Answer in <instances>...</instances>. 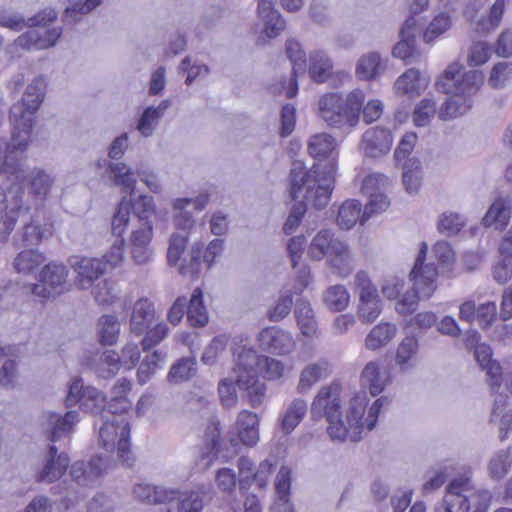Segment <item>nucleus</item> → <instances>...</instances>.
I'll return each instance as SVG.
<instances>
[{
	"mask_svg": "<svg viewBox=\"0 0 512 512\" xmlns=\"http://www.w3.org/2000/svg\"><path fill=\"white\" fill-rule=\"evenodd\" d=\"M259 419L256 413L243 410L236 420L237 434L246 446H254L259 441Z\"/></svg>",
	"mask_w": 512,
	"mask_h": 512,
	"instance_id": "nucleus-40",
	"label": "nucleus"
},
{
	"mask_svg": "<svg viewBox=\"0 0 512 512\" xmlns=\"http://www.w3.org/2000/svg\"><path fill=\"white\" fill-rule=\"evenodd\" d=\"M46 81L43 76L35 77L28 84L21 101L10 108V120L13 130L18 132L22 141H29L34 126V114L45 96Z\"/></svg>",
	"mask_w": 512,
	"mask_h": 512,
	"instance_id": "nucleus-10",
	"label": "nucleus"
},
{
	"mask_svg": "<svg viewBox=\"0 0 512 512\" xmlns=\"http://www.w3.org/2000/svg\"><path fill=\"white\" fill-rule=\"evenodd\" d=\"M506 396L498 395L494 399L490 422L497 423L500 430V440L507 438L508 431L512 427V412L506 408Z\"/></svg>",
	"mask_w": 512,
	"mask_h": 512,
	"instance_id": "nucleus-51",
	"label": "nucleus"
},
{
	"mask_svg": "<svg viewBox=\"0 0 512 512\" xmlns=\"http://www.w3.org/2000/svg\"><path fill=\"white\" fill-rule=\"evenodd\" d=\"M57 14L54 11L41 12L26 21L20 14L5 8H0V25L14 31H20L27 26H38L47 21H54Z\"/></svg>",
	"mask_w": 512,
	"mask_h": 512,
	"instance_id": "nucleus-36",
	"label": "nucleus"
},
{
	"mask_svg": "<svg viewBox=\"0 0 512 512\" xmlns=\"http://www.w3.org/2000/svg\"><path fill=\"white\" fill-rule=\"evenodd\" d=\"M127 148L128 136L124 133L117 137L110 145L108 151L109 160L100 159L96 163L98 168L106 167L105 177L112 181L115 186H121L124 189L128 187V165L121 159Z\"/></svg>",
	"mask_w": 512,
	"mask_h": 512,
	"instance_id": "nucleus-12",
	"label": "nucleus"
},
{
	"mask_svg": "<svg viewBox=\"0 0 512 512\" xmlns=\"http://www.w3.org/2000/svg\"><path fill=\"white\" fill-rule=\"evenodd\" d=\"M489 498V493L476 489L469 477H458L449 483L434 512H486Z\"/></svg>",
	"mask_w": 512,
	"mask_h": 512,
	"instance_id": "nucleus-7",
	"label": "nucleus"
},
{
	"mask_svg": "<svg viewBox=\"0 0 512 512\" xmlns=\"http://www.w3.org/2000/svg\"><path fill=\"white\" fill-rule=\"evenodd\" d=\"M208 494V490L204 487L197 490L180 492L176 490L175 508L177 512H202L204 507V496ZM168 512H171L169 509Z\"/></svg>",
	"mask_w": 512,
	"mask_h": 512,
	"instance_id": "nucleus-46",
	"label": "nucleus"
},
{
	"mask_svg": "<svg viewBox=\"0 0 512 512\" xmlns=\"http://www.w3.org/2000/svg\"><path fill=\"white\" fill-rule=\"evenodd\" d=\"M360 383L372 396L379 395L389 383V373L380 360L366 363L360 374Z\"/></svg>",
	"mask_w": 512,
	"mask_h": 512,
	"instance_id": "nucleus-29",
	"label": "nucleus"
},
{
	"mask_svg": "<svg viewBox=\"0 0 512 512\" xmlns=\"http://www.w3.org/2000/svg\"><path fill=\"white\" fill-rule=\"evenodd\" d=\"M371 210L362 209V204L355 199L344 201L337 213L336 223L340 229L350 230L357 222L363 223L373 214Z\"/></svg>",
	"mask_w": 512,
	"mask_h": 512,
	"instance_id": "nucleus-34",
	"label": "nucleus"
},
{
	"mask_svg": "<svg viewBox=\"0 0 512 512\" xmlns=\"http://www.w3.org/2000/svg\"><path fill=\"white\" fill-rule=\"evenodd\" d=\"M365 99L362 90L354 89L346 96L339 93H326L317 103L318 116L332 128H354L360 117Z\"/></svg>",
	"mask_w": 512,
	"mask_h": 512,
	"instance_id": "nucleus-6",
	"label": "nucleus"
},
{
	"mask_svg": "<svg viewBox=\"0 0 512 512\" xmlns=\"http://www.w3.org/2000/svg\"><path fill=\"white\" fill-rule=\"evenodd\" d=\"M133 494L139 501L148 504H160L172 502L175 498L176 490L141 483L134 485Z\"/></svg>",
	"mask_w": 512,
	"mask_h": 512,
	"instance_id": "nucleus-43",
	"label": "nucleus"
},
{
	"mask_svg": "<svg viewBox=\"0 0 512 512\" xmlns=\"http://www.w3.org/2000/svg\"><path fill=\"white\" fill-rule=\"evenodd\" d=\"M70 265L76 272V284L80 289L87 290L95 285L100 276L106 271V264L97 258H73Z\"/></svg>",
	"mask_w": 512,
	"mask_h": 512,
	"instance_id": "nucleus-23",
	"label": "nucleus"
},
{
	"mask_svg": "<svg viewBox=\"0 0 512 512\" xmlns=\"http://www.w3.org/2000/svg\"><path fill=\"white\" fill-rule=\"evenodd\" d=\"M388 186V178L381 173H371L363 179L362 191L369 198L367 210L377 213L388 208L389 200L385 195Z\"/></svg>",
	"mask_w": 512,
	"mask_h": 512,
	"instance_id": "nucleus-18",
	"label": "nucleus"
},
{
	"mask_svg": "<svg viewBox=\"0 0 512 512\" xmlns=\"http://www.w3.org/2000/svg\"><path fill=\"white\" fill-rule=\"evenodd\" d=\"M512 465V452L510 448L495 452L490 458L487 469L489 476L499 480L506 476Z\"/></svg>",
	"mask_w": 512,
	"mask_h": 512,
	"instance_id": "nucleus-54",
	"label": "nucleus"
},
{
	"mask_svg": "<svg viewBox=\"0 0 512 512\" xmlns=\"http://www.w3.org/2000/svg\"><path fill=\"white\" fill-rule=\"evenodd\" d=\"M128 384L126 379L118 381L111 390L108 403L107 418L99 428L102 447L123 464L127 461L128 453Z\"/></svg>",
	"mask_w": 512,
	"mask_h": 512,
	"instance_id": "nucleus-3",
	"label": "nucleus"
},
{
	"mask_svg": "<svg viewBox=\"0 0 512 512\" xmlns=\"http://www.w3.org/2000/svg\"><path fill=\"white\" fill-rule=\"evenodd\" d=\"M286 53L292 63L293 77L288 81H284L282 83V88L285 90L287 98H293L298 92L296 77L298 75H303L306 71V58L300 44L294 40L287 41Z\"/></svg>",
	"mask_w": 512,
	"mask_h": 512,
	"instance_id": "nucleus-30",
	"label": "nucleus"
},
{
	"mask_svg": "<svg viewBox=\"0 0 512 512\" xmlns=\"http://www.w3.org/2000/svg\"><path fill=\"white\" fill-rule=\"evenodd\" d=\"M326 264L339 277L345 278L353 271L355 263L349 245L345 241L337 244L335 249L326 258Z\"/></svg>",
	"mask_w": 512,
	"mask_h": 512,
	"instance_id": "nucleus-38",
	"label": "nucleus"
},
{
	"mask_svg": "<svg viewBox=\"0 0 512 512\" xmlns=\"http://www.w3.org/2000/svg\"><path fill=\"white\" fill-rule=\"evenodd\" d=\"M50 22L29 26L32 29L20 35L15 44L25 50H43L55 46L62 34V29L60 27L46 29L45 25Z\"/></svg>",
	"mask_w": 512,
	"mask_h": 512,
	"instance_id": "nucleus-17",
	"label": "nucleus"
},
{
	"mask_svg": "<svg viewBox=\"0 0 512 512\" xmlns=\"http://www.w3.org/2000/svg\"><path fill=\"white\" fill-rule=\"evenodd\" d=\"M340 385L331 383L322 386L313 399L311 414L314 417H325L326 420L333 419L340 410Z\"/></svg>",
	"mask_w": 512,
	"mask_h": 512,
	"instance_id": "nucleus-19",
	"label": "nucleus"
},
{
	"mask_svg": "<svg viewBox=\"0 0 512 512\" xmlns=\"http://www.w3.org/2000/svg\"><path fill=\"white\" fill-rule=\"evenodd\" d=\"M333 172V165L328 170L321 165L306 170L300 162L293 164L290 171V195L292 199L302 198V201L292 207L283 225V232L286 235L292 234L299 226L309 205L322 209L328 204L333 185Z\"/></svg>",
	"mask_w": 512,
	"mask_h": 512,
	"instance_id": "nucleus-1",
	"label": "nucleus"
},
{
	"mask_svg": "<svg viewBox=\"0 0 512 512\" xmlns=\"http://www.w3.org/2000/svg\"><path fill=\"white\" fill-rule=\"evenodd\" d=\"M170 101L163 100L157 107L146 108L138 120L136 129L144 137L153 135L160 119L169 108Z\"/></svg>",
	"mask_w": 512,
	"mask_h": 512,
	"instance_id": "nucleus-45",
	"label": "nucleus"
},
{
	"mask_svg": "<svg viewBox=\"0 0 512 512\" xmlns=\"http://www.w3.org/2000/svg\"><path fill=\"white\" fill-rule=\"evenodd\" d=\"M484 82L481 71H466L457 61L450 63L436 81L438 91L451 95L439 109L442 120L465 114L472 107V97Z\"/></svg>",
	"mask_w": 512,
	"mask_h": 512,
	"instance_id": "nucleus-2",
	"label": "nucleus"
},
{
	"mask_svg": "<svg viewBox=\"0 0 512 512\" xmlns=\"http://www.w3.org/2000/svg\"><path fill=\"white\" fill-rule=\"evenodd\" d=\"M54 226L49 219L40 217V212L31 216L30 221L22 228V242L24 246H37L53 235Z\"/></svg>",
	"mask_w": 512,
	"mask_h": 512,
	"instance_id": "nucleus-31",
	"label": "nucleus"
},
{
	"mask_svg": "<svg viewBox=\"0 0 512 512\" xmlns=\"http://www.w3.org/2000/svg\"><path fill=\"white\" fill-rule=\"evenodd\" d=\"M128 224V202L126 197H123L117 211L115 212L112 223L111 232L115 238L110 251L104 256L106 265L109 264L111 267L119 265L124 258L125 251V238L124 232Z\"/></svg>",
	"mask_w": 512,
	"mask_h": 512,
	"instance_id": "nucleus-14",
	"label": "nucleus"
},
{
	"mask_svg": "<svg viewBox=\"0 0 512 512\" xmlns=\"http://www.w3.org/2000/svg\"><path fill=\"white\" fill-rule=\"evenodd\" d=\"M382 311L381 300L378 293L359 298L358 316L363 323H372Z\"/></svg>",
	"mask_w": 512,
	"mask_h": 512,
	"instance_id": "nucleus-57",
	"label": "nucleus"
},
{
	"mask_svg": "<svg viewBox=\"0 0 512 512\" xmlns=\"http://www.w3.org/2000/svg\"><path fill=\"white\" fill-rule=\"evenodd\" d=\"M388 59L383 58L378 52H368L360 56L356 63V76L365 81L379 78L387 69Z\"/></svg>",
	"mask_w": 512,
	"mask_h": 512,
	"instance_id": "nucleus-35",
	"label": "nucleus"
},
{
	"mask_svg": "<svg viewBox=\"0 0 512 512\" xmlns=\"http://www.w3.org/2000/svg\"><path fill=\"white\" fill-rule=\"evenodd\" d=\"M298 327L306 337L316 336L317 321L310 303L305 299H298L294 310Z\"/></svg>",
	"mask_w": 512,
	"mask_h": 512,
	"instance_id": "nucleus-48",
	"label": "nucleus"
},
{
	"mask_svg": "<svg viewBox=\"0 0 512 512\" xmlns=\"http://www.w3.org/2000/svg\"><path fill=\"white\" fill-rule=\"evenodd\" d=\"M105 397L94 387L87 386L82 394L79 406L82 410L98 414L104 410Z\"/></svg>",
	"mask_w": 512,
	"mask_h": 512,
	"instance_id": "nucleus-62",
	"label": "nucleus"
},
{
	"mask_svg": "<svg viewBox=\"0 0 512 512\" xmlns=\"http://www.w3.org/2000/svg\"><path fill=\"white\" fill-rule=\"evenodd\" d=\"M46 260L45 255L36 249L21 251L14 259L13 266L18 273L28 275Z\"/></svg>",
	"mask_w": 512,
	"mask_h": 512,
	"instance_id": "nucleus-53",
	"label": "nucleus"
},
{
	"mask_svg": "<svg viewBox=\"0 0 512 512\" xmlns=\"http://www.w3.org/2000/svg\"><path fill=\"white\" fill-rule=\"evenodd\" d=\"M369 399L365 391L355 392L348 403L345 419L341 412L333 419H328L327 432L332 440L357 442L362 438L364 430H371L377 420V415L386 398L377 399L368 411L367 418H363Z\"/></svg>",
	"mask_w": 512,
	"mask_h": 512,
	"instance_id": "nucleus-4",
	"label": "nucleus"
},
{
	"mask_svg": "<svg viewBox=\"0 0 512 512\" xmlns=\"http://www.w3.org/2000/svg\"><path fill=\"white\" fill-rule=\"evenodd\" d=\"M309 74L318 83L325 82L332 73V62L322 51H314L309 57Z\"/></svg>",
	"mask_w": 512,
	"mask_h": 512,
	"instance_id": "nucleus-52",
	"label": "nucleus"
},
{
	"mask_svg": "<svg viewBox=\"0 0 512 512\" xmlns=\"http://www.w3.org/2000/svg\"><path fill=\"white\" fill-rule=\"evenodd\" d=\"M69 271L62 263L50 262L40 271L39 282L31 285V293L47 299L64 291Z\"/></svg>",
	"mask_w": 512,
	"mask_h": 512,
	"instance_id": "nucleus-13",
	"label": "nucleus"
},
{
	"mask_svg": "<svg viewBox=\"0 0 512 512\" xmlns=\"http://www.w3.org/2000/svg\"><path fill=\"white\" fill-rule=\"evenodd\" d=\"M437 111L436 102L431 98H424L415 107L413 122L416 126L422 127L430 123Z\"/></svg>",
	"mask_w": 512,
	"mask_h": 512,
	"instance_id": "nucleus-64",
	"label": "nucleus"
},
{
	"mask_svg": "<svg viewBox=\"0 0 512 512\" xmlns=\"http://www.w3.org/2000/svg\"><path fill=\"white\" fill-rule=\"evenodd\" d=\"M103 0H85L70 2L64 12V18L68 22H78L82 16L97 8Z\"/></svg>",
	"mask_w": 512,
	"mask_h": 512,
	"instance_id": "nucleus-63",
	"label": "nucleus"
},
{
	"mask_svg": "<svg viewBox=\"0 0 512 512\" xmlns=\"http://www.w3.org/2000/svg\"><path fill=\"white\" fill-rule=\"evenodd\" d=\"M393 136L390 130L375 126L367 129L361 139L360 149L366 157L378 158L386 155L392 146Z\"/></svg>",
	"mask_w": 512,
	"mask_h": 512,
	"instance_id": "nucleus-20",
	"label": "nucleus"
},
{
	"mask_svg": "<svg viewBox=\"0 0 512 512\" xmlns=\"http://www.w3.org/2000/svg\"><path fill=\"white\" fill-rule=\"evenodd\" d=\"M429 79L415 68L408 69L394 83L397 94L419 95L428 86Z\"/></svg>",
	"mask_w": 512,
	"mask_h": 512,
	"instance_id": "nucleus-42",
	"label": "nucleus"
},
{
	"mask_svg": "<svg viewBox=\"0 0 512 512\" xmlns=\"http://www.w3.org/2000/svg\"><path fill=\"white\" fill-rule=\"evenodd\" d=\"M274 3L275 0H258V18L263 25L258 39L261 43L277 37L285 28V21L274 9Z\"/></svg>",
	"mask_w": 512,
	"mask_h": 512,
	"instance_id": "nucleus-24",
	"label": "nucleus"
},
{
	"mask_svg": "<svg viewBox=\"0 0 512 512\" xmlns=\"http://www.w3.org/2000/svg\"><path fill=\"white\" fill-rule=\"evenodd\" d=\"M350 295L347 289L340 284L330 286L324 292L323 301L327 308L339 312L346 309L349 304Z\"/></svg>",
	"mask_w": 512,
	"mask_h": 512,
	"instance_id": "nucleus-55",
	"label": "nucleus"
},
{
	"mask_svg": "<svg viewBox=\"0 0 512 512\" xmlns=\"http://www.w3.org/2000/svg\"><path fill=\"white\" fill-rule=\"evenodd\" d=\"M120 323L116 317L103 315L98 321L99 340L103 345H113L118 339Z\"/></svg>",
	"mask_w": 512,
	"mask_h": 512,
	"instance_id": "nucleus-58",
	"label": "nucleus"
},
{
	"mask_svg": "<svg viewBox=\"0 0 512 512\" xmlns=\"http://www.w3.org/2000/svg\"><path fill=\"white\" fill-rule=\"evenodd\" d=\"M451 25V17L448 14L444 12L437 14L425 29L423 41L432 44L439 36L448 31Z\"/></svg>",
	"mask_w": 512,
	"mask_h": 512,
	"instance_id": "nucleus-59",
	"label": "nucleus"
},
{
	"mask_svg": "<svg viewBox=\"0 0 512 512\" xmlns=\"http://www.w3.org/2000/svg\"><path fill=\"white\" fill-rule=\"evenodd\" d=\"M130 310V333L141 335L157 320L154 303L147 297L135 301Z\"/></svg>",
	"mask_w": 512,
	"mask_h": 512,
	"instance_id": "nucleus-27",
	"label": "nucleus"
},
{
	"mask_svg": "<svg viewBox=\"0 0 512 512\" xmlns=\"http://www.w3.org/2000/svg\"><path fill=\"white\" fill-rule=\"evenodd\" d=\"M257 339L263 350L279 355H287L295 347V341L290 332L277 327L263 329Z\"/></svg>",
	"mask_w": 512,
	"mask_h": 512,
	"instance_id": "nucleus-25",
	"label": "nucleus"
},
{
	"mask_svg": "<svg viewBox=\"0 0 512 512\" xmlns=\"http://www.w3.org/2000/svg\"><path fill=\"white\" fill-rule=\"evenodd\" d=\"M336 140L333 136L328 133L322 132L312 135L307 142V151L309 155L313 158L322 159L333 156L336 150ZM317 165H321L324 169L328 170L331 165L334 166V171H336V164L334 162V157L328 163H317ZM316 166L314 164L311 169ZM335 177V172H333V178Z\"/></svg>",
	"mask_w": 512,
	"mask_h": 512,
	"instance_id": "nucleus-32",
	"label": "nucleus"
},
{
	"mask_svg": "<svg viewBox=\"0 0 512 512\" xmlns=\"http://www.w3.org/2000/svg\"><path fill=\"white\" fill-rule=\"evenodd\" d=\"M196 373V362L194 358H181L171 368L168 373V380L173 383H179L190 379Z\"/></svg>",
	"mask_w": 512,
	"mask_h": 512,
	"instance_id": "nucleus-61",
	"label": "nucleus"
},
{
	"mask_svg": "<svg viewBox=\"0 0 512 512\" xmlns=\"http://www.w3.org/2000/svg\"><path fill=\"white\" fill-rule=\"evenodd\" d=\"M417 26L418 20L413 17H408L400 29V40L392 50L393 56L404 60L406 64L414 63L420 56V53L416 49L414 36V31Z\"/></svg>",
	"mask_w": 512,
	"mask_h": 512,
	"instance_id": "nucleus-26",
	"label": "nucleus"
},
{
	"mask_svg": "<svg viewBox=\"0 0 512 512\" xmlns=\"http://www.w3.org/2000/svg\"><path fill=\"white\" fill-rule=\"evenodd\" d=\"M397 333V327L391 323H379L367 334L364 345L368 350L376 351L391 342Z\"/></svg>",
	"mask_w": 512,
	"mask_h": 512,
	"instance_id": "nucleus-47",
	"label": "nucleus"
},
{
	"mask_svg": "<svg viewBox=\"0 0 512 512\" xmlns=\"http://www.w3.org/2000/svg\"><path fill=\"white\" fill-rule=\"evenodd\" d=\"M427 249V245L423 243L410 273L413 291L404 293L395 305L396 311L401 315L413 313L418 307L419 299L429 298L436 290L438 272L432 264L424 265Z\"/></svg>",
	"mask_w": 512,
	"mask_h": 512,
	"instance_id": "nucleus-9",
	"label": "nucleus"
},
{
	"mask_svg": "<svg viewBox=\"0 0 512 512\" xmlns=\"http://www.w3.org/2000/svg\"><path fill=\"white\" fill-rule=\"evenodd\" d=\"M130 208L133 212V229L130 235V255L136 264H145L149 261L151 252L149 243L152 237V224L150 218L155 213L153 199L150 196L139 194L130 197Z\"/></svg>",
	"mask_w": 512,
	"mask_h": 512,
	"instance_id": "nucleus-8",
	"label": "nucleus"
},
{
	"mask_svg": "<svg viewBox=\"0 0 512 512\" xmlns=\"http://www.w3.org/2000/svg\"><path fill=\"white\" fill-rule=\"evenodd\" d=\"M233 355L238 356L241 363H245L246 358L254 359L250 372L258 383H263L258 376L259 370L264 373V377L268 380L280 379L284 374L285 365L280 360L258 355L252 348L237 347L233 350Z\"/></svg>",
	"mask_w": 512,
	"mask_h": 512,
	"instance_id": "nucleus-15",
	"label": "nucleus"
},
{
	"mask_svg": "<svg viewBox=\"0 0 512 512\" xmlns=\"http://www.w3.org/2000/svg\"><path fill=\"white\" fill-rule=\"evenodd\" d=\"M342 240L331 229H321L311 239L307 255L312 261L326 259Z\"/></svg>",
	"mask_w": 512,
	"mask_h": 512,
	"instance_id": "nucleus-37",
	"label": "nucleus"
},
{
	"mask_svg": "<svg viewBox=\"0 0 512 512\" xmlns=\"http://www.w3.org/2000/svg\"><path fill=\"white\" fill-rule=\"evenodd\" d=\"M28 194L34 199L35 205H42L49 197L54 184L53 176L40 167L33 168L25 176Z\"/></svg>",
	"mask_w": 512,
	"mask_h": 512,
	"instance_id": "nucleus-28",
	"label": "nucleus"
},
{
	"mask_svg": "<svg viewBox=\"0 0 512 512\" xmlns=\"http://www.w3.org/2000/svg\"><path fill=\"white\" fill-rule=\"evenodd\" d=\"M187 319L193 327H203L207 324L208 310L203 303V293L200 288H195L189 302L187 301Z\"/></svg>",
	"mask_w": 512,
	"mask_h": 512,
	"instance_id": "nucleus-49",
	"label": "nucleus"
},
{
	"mask_svg": "<svg viewBox=\"0 0 512 512\" xmlns=\"http://www.w3.org/2000/svg\"><path fill=\"white\" fill-rule=\"evenodd\" d=\"M22 140L23 137L13 130L11 141L6 144L4 150L0 145V174L6 173L20 178L23 167L22 155L29 144V141Z\"/></svg>",
	"mask_w": 512,
	"mask_h": 512,
	"instance_id": "nucleus-16",
	"label": "nucleus"
},
{
	"mask_svg": "<svg viewBox=\"0 0 512 512\" xmlns=\"http://www.w3.org/2000/svg\"><path fill=\"white\" fill-rule=\"evenodd\" d=\"M30 205L24 200V191L15 186L6 193L0 187V237L6 238L14 229L18 218L26 216Z\"/></svg>",
	"mask_w": 512,
	"mask_h": 512,
	"instance_id": "nucleus-11",
	"label": "nucleus"
},
{
	"mask_svg": "<svg viewBox=\"0 0 512 512\" xmlns=\"http://www.w3.org/2000/svg\"><path fill=\"white\" fill-rule=\"evenodd\" d=\"M77 422L76 411H68L64 416L54 412H44L40 417L41 427L52 442L69 435Z\"/></svg>",
	"mask_w": 512,
	"mask_h": 512,
	"instance_id": "nucleus-22",
	"label": "nucleus"
},
{
	"mask_svg": "<svg viewBox=\"0 0 512 512\" xmlns=\"http://www.w3.org/2000/svg\"><path fill=\"white\" fill-rule=\"evenodd\" d=\"M328 375V363L320 360L306 365L300 372L296 390L300 394L307 393L317 382Z\"/></svg>",
	"mask_w": 512,
	"mask_h": 512,
	"instance_id": "nucleus-44",
	"label": "nucleus"
},
{
	"mask_svg": "<svg viewBox=\"0 0 512 512\" xmlns=\"http://www.w3.org/2000/svg\"><path fill=\"white\" fill-rule=\"evenodd\" d=\"M235 357V365L227 377L218 384V393L222 404L228 408L234 407L238 402L236 386L245 393L249 404L253 408L259 407L266 396L265 383H258L251 375V364L253 358H246L245 363H241L238 356Z\"/></svg>",
	"mask_w": 512,
	"mask_h": 512,
	"instance_id": "nucleus-5",
	"label": "nucleus"
},
{
	"mask_svg": "<svg viewBox=\"0 0 512 512\" xmlns=\"http://www.w3.org/2000/svg\"><path fill=\"white\" fill-rule=\"evenodd\" d=\"M66 453H58L55 445L49 446L42 466L35 473V480L39 483H52L65 473L69 465Z\"/></svg>",
	"mask_w": 512,
	"mask_h": 512,
	"instance_id": "nucleus-21",
	"label": "nucleus"
},
{
	"mask_svg": "<svg viewBox=\"0 0 512 512\" xmlns=\"http://www.w3.org/2000/svg\"><path fill=\"white\" fill-rule=\"evenodd\" d=\"M165 357V353L157 350L151 354H147L142 360L137 371L138 382L140 384H145L155 373L156 369L160 367V364L164 362Z\"/></svg>",
	"mask_w": 512,
	"mask_h": 512,
	"instance_id": "nucleus-60",
	"label": "nucleus"
},
{
	"mask_svg": "<svg viewBox=\"0 0 512 512\" xmlns=\"http://www.w3.org/2000/svg\"><path fill=\"white\" fill-rule=\"evenodd\" d=\"M92 369L101 378L114 377L121 366L119 354L113 350H105L91 364Z\"/></svg>",
	"mask_w": 512,
	"mask_h": 512,
	"instance_id": "nucleus-50",
	"label": "nucleus"
},
{
	"mask_svg": "<svg viewBox=\"0 0 512 512\" xmlns=\"http://www.w3.org/2000/svg\"><path fill=\"white\" fill-rule=\"evenodd\" d=\"M505 9V0H496L487 17L479 18L475 23V30L479 33H489L496 29L502 19Z\"/></svg>",
	"mask_w": 512,
	"mask_h": 512,
	"instance_id": "nucleus-56",
	"label": "nucleus"
},
{
	"mask_svg": "<svg viewBox=\"0 0 512 512\" xmlns=\"http://www.w3.org/2000/svg\"><path fill=\"white\" fill-rule=\"evenodd\" d=\"M308 410L307 402L295 398L287 404L284 412L279 416V428L284 435L290 434L304 419Z\"/></svg>",
	"mask_w": 512,
	"mask_h": 512,
	"instance_id": "nucleus-39",
	"label": "nucleus"
},
{
	"mask_svg": "<svg viewBox=\"0 0 512 512\" xmlns=\"http://www.w3.org/2000/svg\"><path fill=\"white\" fill-rule=\"evenodd\" d=\"M511 205L512 199L509 196L497 198L483 217V224L495 229L504 228L511 216Z\"/></svg>",
	"mask_w": 512,
	"mask_h": 512,
	"instance_id": "nucleus-41",
	"label": "nucleus"
},
{
	"mask_svg": "<svg viewBox=\"0 0 512 512\" xmlns=\"http://www.w3.org/2000/svg\"><path fill=\"white\" fill-rule=\"evenodd\" d=\"M208 203V195L201 194L195 199L179 198L173 203V209L176 211L174 215V225L177 229L183 231L189 230L194 226V219L187 210L189 206H193L195 210L201 211Z\"/></svg>",
	"mask_w": 512,
	"mask_h": 512,
	"instance_id": "nucleus-33",
	"label": "nucleus"
}]
</instances>
